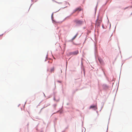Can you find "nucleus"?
<instances>
[{"label": "nucleus", "instance_id": "10", "mask_svg": "<svg viewBox=\"0 0 132 132\" xmlns=\"http://www.w3.org/2000/svg\"><path fill=\"white\" fill-rule=\"evenodd\" d=\"M32 1H33L34 0H31Z\"/></svg>", "mask_w": 132, "mask_h": 132}, {"label": "nucleus", "instance_id": "1", "mask_svg": "<svg viewBox=\"0 0 132 132\" xmlns=\"http://www.w3.org/2000/svg\"><path fill=\"white\" fill-rule=\"evenodd\" d=\"M75 22L76 23L78 24H82L83 22V21L78 20H76L75 21Z\"/></svg>", "mask_w": 132, "mask_h": 132}, {"label": "nucleus", "instance_id": "4", "mask_svg": "<svg viewBox=\"0 0 132 132\" xmlns=\"http://www.w3.org/2000/svg\"><path fill=\"white\" fill-rule=\"evenodd\" d=\"M90 109H97L96 105H92L90 107Z\"/></svg>", "mask_w": 132, "mask_h": 132}, {"label": "nucleus", "instance_id": "2", "mask_svg": "<svg viewBox=\"0 0 132 132\" xmlns=\"http://www.w3.org/2000/svg\"><path fill=\"white\" fill-rule=\"evenodd\" d=\"M101 21V20H100L98 19L96 21V25L97 26H100Z\"/></svg>", "mask_w": 132, "mask_h": 132}, {"label": "nucleus", "instance_id": "3", "mask_svg": "<svg viewBox=\"0 0 132 132\" xmlns=\"http://www.w3.org/2000/svg\"><path fill=\"white\" fill-rule=\"evenodd\" d=\"M81 8L80 7H79L78 8H76L73 11V12H76L80 11L81 10Z\"/></svg>", "mask_w": 132, "mask_h": 132}, {"label": "nucleus", "instance_id": "5", "mask_svg": "<svg viewBox=\"0 0 132 132\" xmlns=\"http://www.w3.org/2000/svg\"><path fill=\"white\" fill-rule=\"evenodd\" d=\"M78 53V51H76L72 53V54L73 55H77Z\"/></svg>", "mask_w": 132, "mask_h": 132}, {"label": "nucleus", "instance_id": "8", "mask_svg": "<svg viewBox=\"0 0 132 132\" xmlns=\"http://www.w3.org/2000/svg\"><path fill=\"white\" fill-rule=\"evenodd\" d=\"M77 36V35H76L75 36L73 37V38H72V40H73L74 39H75V38Z\"/></svg>", "mask_w": 132, "mask_h": 132}, {"label": "nucleus", "instance_id": "6", "mask_svg": "<svg viewBox=\"0 0 132 132\" xmlns=\"http://www.w3.org/2000/svg\"><path fill=\"white\" fill-rule=\"evenodd\" d=\"M54 67H53V68H52L50 70V72L51 73H52V72H54Z\"/></svg>", "mask_w": 132, "mask_h": 132}, {"label": "nucleus", "instance_id": "7", "mask_svg": "<svg viewBox=\"0 0 132 132\" xmlns=\"http://www.w3.org/2000/svg\"><path fill=\"white\" fill-rule=\"evenodd\" d=\"M98 60L100 63H102L103 61L101 59H99Z\"/></svg>", "mask_w": 132, "mask_h": 132}, {"label": "nucleus", "instance_id": "9", "mask_svg": "<svg viewBox=\"0 0 132 132\" xmlns=\"http://www.w3.org/2000/svg\"><path fill=\"white\" fill-rule=\"evenodd\" d=\"M53 16V14H52V16Z\"/></svg>", "mask_w": 132, "mask_h": 132}]
</instances>
